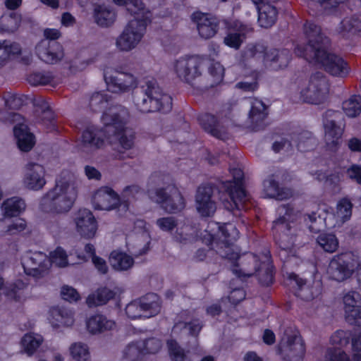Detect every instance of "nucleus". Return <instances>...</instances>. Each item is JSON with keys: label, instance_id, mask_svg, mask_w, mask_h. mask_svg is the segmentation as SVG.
Wrapping results in <instances>:
<instances>
[{"label": "nucleus", "instance_id": "1", "mask_svg": "<svg viewBox=\"0 0 361 361\" xmlns=\"http://www.w3.org/2000/svg\"><path fill=\"white\" fill-rule=\"evenodd\" d=\"M227 224L211 221L208 224L202 241L209 246V249L216 250L223 258L232 263L233 273L241 280L256 276L262 286H271L274 281L275 267L269 250L259 255L247 252L240 256L231 247L234 238L231 236Z\"/></svg>", "mask_w": 361, "mask_h": 361}, {"label": "nucleus", "instance_id": "2", "mask_svg": "<svg viewBox=\"0 0 361 361\" xmlns=\"http://www.w3.org/2000/svg\"><path fill=\"white\" fill-rule=\"evenodd\" d=\"M76 197V192L70 190L68 182L56 180L55 186L41 198L39 208L48 214L66 213L72 208Z\"/></svg>", "mask_w": 361, "mask_h": 361}, {"label": "nucleus", "instance_id": "3", "mask_svg": "<svg viewBox=\"0 0 361 361\" xmlns=\"http://www.w3.org/2000/svg\"><path fill=\"white\" fill-rule=\"evenodd\" d=\"M279 217L273 221L272 233L275 243L281 251L289 255L293 252L295 243V235L291 233L290 223L295 220L296 215L293 207L289 204H283L278 207Z\"/></svg>", "mask_w": 361, "mask_h": 361}, {"label": "nucleus", "instance_id": "4", "mask_svg": "<svg viewBox=\"0 0 361 361\" xmlns=\"http://www.w3.org/2000/svg\"><path fill=\"white\" fill-rule=\"evenodd\" d=\"M143 94L141 99L135 102L137 109L142 113L160 112L167 114L173 107V99L153 80H148L142 87Z\"/></svg>", "mask_w": 361, "mask_h": 361}, {"label": "nucleus", "instance_id": "5", "mask_svg": "<svg viewBox=\"0 0 361 361\" xmlns=\"http://www.w3.org/2000/svg\"><path fill=\"white\" fill-rule=\"evenodd\" d=\"M111 114L104 111L102 118L105 122V129L109 133V139L115 137L118 140L122 148L130 149L134 145L135 135L126 134V126L129 118L128 110L121 106L115 108Z\"/></svg>", "mask_w": 361, "mask_h": 361}, {"label": "nucleus", "instance_id": "6", "mask_svg": "<svg viewBox=\"0 0 361 361\" xmlns=\"http://www.w3.org/2000/svg\"><path fill=\"white\" fill-rule=\"evenodd\" d=\"M121 35L116 39L117 47L122 51H130L135 48L142 38L147 26L152 23V13L144 11L140 15H133Z\"/></svg>", "mask_w": 361, "mask_h": 361}, {"label": "nucleus", "instance_id": "7", "mask_svg": "<svg viewBox=\"0 0 361 361\" xmlns=\"http://www.w3.org/2000/svg\"><path fill=\"white\" fill-rule=\"evenodd\" d=\"M303 32L307 43L295 47L294 51L298 56L309 61L317 49L329 47L330 39L322 32L321 27L314 21L307 20L303 25Z\"/></svg>", "mask_w": 361, "mask_h": 361}, {"label": "nucleus", "instance_id": "8", "mask_svg": "<svg viewBox=\"0 0 361 361\" xmlns=\"http://www.w3.org/2000/svg\"><path fill=\"white\" fill-rule=\"evenodd\" d=\"M252 57H262L266 66L270 70L278 71L286 68L290 61L291 56L288 51L272 48L268 49L262 43H255L248 48Z\"/></svg>", "mask_w": 361, "mask_h": 361}, {"label": "nucleus", "instance_id": "9", "mask_svg": "<svg viewBox=\"0 0 361 361\" xmlns=\"http://www.w3.org/2000/svg\"><path fill=\"white\" fill-rule=\"evenodd\" d=\"M328 48L317 49L312 54L315 63L320 65L323 69L333 76L345 78L350 71L348 63L341 56L330 53Z\"/></svg>", "mask_w": 361, "mask_h": 361}, {"label": "nucleus", "instance_id": "10", "mask_svg": "<svg viewBox=\"0 0 361 361\" xmlns=\"http://www.w3.org/2000/svg\"><path fill=\"white\" fill-rule=\"evenodd\" d=\"M151 198L169 213L180 212L185 207V199L173 181L164 187L157 188L154 197Z\"/></svg>", "mask_w": 361, "mask_h": 361}, {"label": "nucleus", "instance_id": "11", "mask_svg": "<svg viewBox=\"0 0 361 361\" xmlns=\"http://www.w3.org/2000/svg\"><path fill=\"white\" fill-rule=\"evenodd\" d=\"M357 264L352 252H341L334 255L329 262L327 274L331 279L342 282L352 276Z\"/></svg>", "mask_w": 361, "mask_h": 361}, {"label": "nucleus", "instance_id": "12", "mask_svg": "<svg viewBox=\"0 0 361 361\" xmlns=\"http://www.w3.org/2000/svg\"><path fill=\"white\" fill-rule=\"evenodd\" d=\"M202 63L199 56L188 55L176 60L174 71L180 80L193 86L196 79L202 75Z\"/></svg>", "mask_w": 361, "mask_h": 361}, {"label": "nucleus", "instance_id": "13", "mask_svg": "<svg viewBox=\"0 0 361 361\" xmlns=\"http://www.w3.org/2000/svg\"><path fill=\"white\" fill-rule=\"evenodd\" d=\"M329 92L328 82L322 73L316 72L311 75L308 86L300 92V97L305 103L322 104Z\"/></svg>", "mask_w": 361, "mask_h": 361}, {"label": "nucleus", "instance_id": "14", "mask_svg": "<svg viewBox=\"0 0 361 361\" xmlns=\"http://www.w3.org/2000/svg\"><path fill=\"white\" fill-rule=\"evenodd\" d=\"M230 173L233 177L232 179L222 181L220 189L229 196L235 207L238 208V203H243L247 196L244 172L240 168H231Z\"/></svg>", "mask_w": 361, "mask_h": 361}, {"label": "nucleus", "instance_id": "15", "mask_svg": "<svg viewBox=\"0 0 361 361\" xmlns=\"http://www.w3.org/2000/svg\"><path fill=\"white\" fill-rule=\"evenodd\" d=\"M287 285L294 290V295L305 301H311L322 294V283L314 282L312 286L307 284V280L300 278L294 272L287 273L286 279Z\"/></svg>", "mask_w": 361, "mask_h": 361}, {"label": "nucleus", "instance_id": "16", "mask_svg": "<svg viewBox=\"0 0 361 361\" xmlns=\"http://www.w3.org/2000/svg\"><path fill=\"white\" fill-rule=\"evenodd\" d=\"M104 79L108 90L114 93L126 92L137 86L136 79L132 73L117 69L111 71V73L107 69L104 70Z\"/></svg>", "mask_w": 361, "mask_h": 361}, {"label": "nucleus", "instance_id": "17", "mask_svg": "<svg viewBox=\"0 0 361 361\" xmlns=\"http://www.w3.org/2000/svg\"><path fill=\"white\" fill-rule=\"evenodd\" d=\"M21 264L26 275L39 278L48 269L49 260L42 252L28 251L23 256Z\"/></svg>", "mask_w": 361, "mask_h": 361}, {"label": "nucleus", "instance_id": "18", "mask_svg": "<svg viewBox=\"0 0 361 361\" xmlns=\"http://www.w3.org/2000/svg\"><path fill=\"white\" fill-rule=\"evenodd\" d=\"M305 352V341L296 334L288 335L285 344L278 348V353L284 361H302Z\"/></svg>", "mask_w": 361, "mask_h": 361}, {"label": "nucleus", "instance_id": "19", "mask_svg": "<svg viewBox=\"0 0 361 361\" xmlns=\"http://www.w3.org/2000/svg\"><path fill=\"white\" fill-rule=\"evenodd\" d=\"M214 188L210 184H202L197 189L195 207L202 217H211L216 210V202L212 199Z\"/></svg>", "mask_w": 361, "mask_h": 361}, {"label": "nucleus", "instance_id": "20", "mask_svg": "<svg viewBox=\"0 0 361 361\" xmlns=\"http://www.w3.org/2000/svg\"><path fill=\"white\" fill-rule=\"evenodd\" d=\"M37 57L47 64H56L64 56L63 46L57 41L41 40L35 47Z\"/></svg>", "mask_w": 361, "mask_h": 361}, {"label": "nucleus", "instance_id": "21", "mask_svg": "<svg viewBox=\"0 0 361 361\" xmlns=\"http://www.w3.org/2000/svg\"><path fill=\"white\" fill-rule=\"evenodd\" d=\"M190 18L196 25L200 36L203 39L213 37L219 30V21L210 13L195 11Z\"/></svg>", "mask_w": 361, "mask_h": 361}, {"label": "nucleus", "instance_id": "22", "mask_svg": "<svg viewBox=\"0 0 361 361\" xmlns=\"http://www.w3.org/2000/svg\"><path fill=\"white\" fill-rule=\"evenodd\" d=\"M103 128H99L92 125L85 128L81 135V144L82 147L91 149H98L102 148L106 140L109 139V133L105 129V122Z\"/></svg>", "mask_w": 361, "mask_h": 361}, {"label": "nucleus", "instance_id": "23", "mask_svg": "<svg viewBox=\"0 0 361 361\" xmlns=\"http://www.w3.org/2000/svg\"><path fill=\"white\" fill-rule=\"evenodd\" d=\"M92 202L94 208L97 210L110 211L120 206L121 199L111 188L103 186L94 192Z\"/></svg>", "mask_w": 361, "mask_h": 361}, {"label": "nucleus", "instance_id": "24", "mask_svg": "<svg viewBox=\"0 0 361 361\" xmlns=\"http://www.w3.org/2000/svg\"><path fill=\"white\" fill-rule=\"evenodd\" d=\"M346 322L357 326H361V295L355 290L348 292L343 297Z\"/></svg>", "mask_w": 361, "mask_h": 361}, {"label": "nucleus", "instance_id": "25", "mask_svg": "<svg viewBox=\"0 0 361 361\" xmlns=\"http://www.w3.org/2000/svg\"><path fill=\"white\" fill-rule=\"evenodd\" d=\"M77 231L86 239L94 237L97 231V222L92 212L87 209L78 210L75 218Z\"/></svg>", "mask_w": 361, "mask_h": 361}, {"label": "nucleus", "instance_id": "26", "mask_svg": "<svg viewBox=\"0 0 361 361\" xmlns=\"http://www.w3.org/2000/svg\"><path fill=\"white\" fill-rule=\"evenodd\" d=\"M336 114L337 111L329 109L325 112L323 118L326 144L328 148L332 151L338 149L343 135V130L336 124V121L327 118Z\"/></svg>", "mask_w": 361, "mask_h": 361}, {"label": "nucleus", "instance_id": "27", "mask_svg": "<svg viewBox=\"0 0 361 361\" xmlns=\"http://www.w3.org/2000/svg\"><path fill=\"white\" fill-rule=\"evenodd\" d=\"M25 182L30 189L38 190L46 184L45 169L41 164L30 162L26 165Z\"/></svg>", "mask_w": 361, "mask_h": 361}, {"label": "nucleus", "instance_id": "28", "mask_svg": "<svg viewBox=\"0 0 361 361\" xmlns=\"http://www.w3.org/2000/svg\"><path fill=\"white\" fill-rule=\"evenodd\" d=\"M268 116L267 106L259 99L254 98L251 101V108L249 111V119L252 128L255 131H258L264 128V120Z\"/></svg>", "mask_w": 361, "mask_h": 361}, {"label": "nucleus", "instance_id": "29", "mask_svg": "<svg viewBox=\"0 0 361 361\" xmlns=\"http://www.w3.org/2000/svg\"><path fill=\"white\" fill-rule=\"evenodd\" d=\"M13 134L17 141V145L22 152H27L35 144V135L30 132L28 126L18 123L13 127Z\"/></svg>", "mask_w": 361, "mask_h": 361}, {"label": "nucleus", "instance_id": "30", "mask_svg": "<svg viewBox=\"0 0 361 361\" xmlns=\"http://www.w3.org/2000/svg\"><path fill=\"white\" fill-rule=\"evenodd\" d=\"M49 320L54 328L71 326L74 323V314L72 310L64 307H52L49 309Z\"/></svg>", "mask_w": 361, "mask_h": 361}, {"label": "nucleus", "instance_id": "31", "mask_svg": "<svg viewBox=\"0 0 361 361\" xmlns=\"http://www.w3.org/2000/svg\"><path fill=\"white\" fill-rule=\"evenodd\" d=\"M263 185L266 195L270 198L283 200L290 198L293 195L291 189L280 186L274 174L264 180Z\"/></svg>", "mask_w": 361, "mask_h": 361}, {"label": "nucleus", "instance_id": "32", "mask_svg": "<svg viewBox=\"0 0 361 361\" xmlns=\"http://www.w3.org/2000/svg\"><path fill=\"white\" fill-rule=\"evenodd\" d=\"M145 317H152L157 315L161 307V302L156 293H149L138 298Z\"/></svg>", "mask_w": 361, "mask_h": 361}, {"label": "nucleus", "instance_id": "33", "mask_svg": "<svg viewBox=\"0 0 361 361\" xmlns=\"http://www.w3.org/2000/svg\"><path fill=\"white\" fill-rule=\"evenodd\" d=\"M116 326L113 320L107 318L101 314H96L91 316L87 321V329L92 334H97L111 330Z\"/></svg>", "mask_w": 361, "mask_h": 361}, {"label": "nucleus", "instance_id": "34", "mask_svg": "<svg viewBox=\"0 0 361 361\" xmlns=\"http://www.w3.org/2000/svg\"><path fill=\"white\" fill-rule=\"evenodd\" d=\"M197 121L202 128L210 135L221 139L222 133L218 118L209 113L200 114L197 116Z\"/></svg>", "mask_w": 361, "mask_h": 361}, {"label": "nucleus", "instance_id": "35", "mask_svg": "<svg viewBox=\"0 0 361 361\" xmlns=\"http://www.w3.org/2000/svg\"><path fill=\"white\" fill-rule=\"evenodd\" d=\"M257 22L260 27L269 28L272 27L277 20V8L271 4H262L258 7Z\"/></svg>", "mask_w": 361, "mask_h": 361}, {"label": "nucleus", "instance_id": "36", "mask_svg": "<svg viewBox=\"0 0 361 361\" xmlns=\"http://www.w3.org/2000/svg\"><path fill=\"white\" fill-rule=\"evenodd\" d=\"M109 263L116 271H127L134 264V259L127 253L114 250L111 252L109 257Z\"/></svg>", "mask_w": 361, "mask_h": 361}, {"label": "nucleus", "instance_id": "37", "mask_svg": "<svg viewBox=\"0 0 361 361\" xmlns=\"http://www.w3.org/2000/svg\"><path fill=\"white\" fill-rule=\"evenodd\" d=\"M93 16L95 23L103 27L113 25L116 18V13L113 8L101 4L94 7Z\"/></svg>", "mask_w": 361, "mask_h": 361}, {"label": "nucleus", "instance_id": "38", "mask_svg": "<svg viewBox=\"0 0 361 361\" xmlns=\"http://www.w3.org/2000/svg\"><path fill=\"white\" fill-rule=\"evenodd\" d=\"M116 292L109 288L100 287L94 293L89 295L86 299V303L90 307L106 305L109 300L114 299Z\"/></svg>", "mask_w": 361, "mask_h": 361}, {"label": "nucleus", "instance_id": "39", "mask_svg": "<svg viewBox=\"0 0 361 361\" xmlns=\"http://www.w3.org/2000/svg\"><path fill=\"white\" fill-rule=\"evenodd\" d=\"M1 208L6 218L16 217L25 210V203L21 198L13 197L4 200Z\"/></svg>", "mask_w": 361, "mask_h": 361}, {"label": "nucleus", "instance_id": "40", "mask_svg": "<svg viewBox=\"0 0 361 361\" xmlns=\"http://www.w3.org/2000/svg\"><path fill=\"white\" fill-rule=\"evenodd\" d=\"M238 32H229L224 39V44L230 48L238 49L243 44L245 37L244 32L246 30V25L243 23H234L231 27Z\"/></svg>", "mask_w": 361, "mask_h": 361}, {"label": "nucleus", "instance_id": "41", "mask_svg": "<svg viewBox=\"0 0 361 361\" xmlns=\"http://www.w3.org/2000/svg\"><path fill=\"white\" fill-rule=\"evenodd\" d=\"M292 140L296 142L298 150L302 152L311 151L316 145L313 133L308 130H301L296 135L295 138L292 137Z\"/></svg>", "mask_w": 361, "mask_h": 361}, {"label": "nucleus", "instance_id": "42", "mask_svg": "<svg viewBox=\"0 0 361 361\" xmlns=\"http://www.w3.org/2000/svg\"><path fill=\"white\" fill-rule=\"evenodd\" d=\"M342 109L349 118H355L361 114V95L353 94L343 101Z\"/></svg>", "mask_w": 361, "mask_h": 361}, {"label": "nucleus", "instance_id": "43", "mask_svg": "<svg viewBox=\"0 0 361 361\" xmlns=\"http://www.w3.org/2000/svg\"><path fill=\"white\" fill-rule=\"evenodd\" d=\"M168 353L171 361H191L188 350H185L175 339L166 341Z\"/></svg>", "mask_w": 361, "mask_h": 361}, {"label": "nucleus", "instance_id": "44", "mask_svg": "<svg viewBox=\"0 0 361 361\" xmlns=\"http://www.w3.org/2000/svg\"><path fill=\"white\" fill-rule=\"evenodd\" d=\"M318 245L326 252L333 253L338 247V240L335 234L321 233L317 238Z\"/></svg>", "mask_w": 361, "mask_h": 361}, {"label": "nucleus", "instance_id": "45", "mask_svg": "<svg viewBox=\"0 0 361 361\" xmlns=\"http://www.w3.org/2000/svg\"><path fill=\"white\" fill-rule=\"evenodd\" d=\"M142 340L135 341L129 343L124 350V357L130 361H138L144 356L143 347L140 345Z\"/></svg>", "mask_w": 361, "mask_h": 361}, {"label": "nucleus", "instance_id": "46", "mask_svg": "<svg viewBox=\"0 0 361 361\" xmlns=\"http://www.w3.org/2000/svg\"><path fill=\"white\" fill-rule=\"evenodd\" d=\"M28 96L16 93H8L5 97V105L9 109L18 110L27 104Z\"/></svg>", "mask_w": 361, "mask_h": 361}, {"label": "nucleus", "instance_id": "47", "mask_svg": "<svg viewBox=\"0 0 361 361\" xmlns=\"http://www.w3.org/2000/svg\"><path fill=\"white\" fill-rule=\"evenodd\" d=\"M111 97L106 93L94 92L90 99V106L94 111H100L106 108Z\"/></svg>", "mask_w": 361, "mask_h": 361}, {"label": "nucleus", "instance_id": "48", "mask_svg": "<svg viewBox=\"0 0 361 361\" xmlns=\"http://www.w3.org/2000/svg\"><path fill=\"white\" fill-rule=\"evenodd\" d=\"M118 6H127V11L131 15H140V12L148 11L141 0H112Z\"/></svg>", "mask_w": 361, "mask_h": 361}, {"label": "nucleus", "instance_id": "49", "mask_svg": "<svg viewBox=\"0 0 361 361\" xmlns=\"http://www.w3.org/2000/svg\"><path fill=\"white\" fill-rule=\"evenodd\" d=\"M42 340L37 338L32 334H26L21 339V345L25 353L32 355L42 344Z\"/></svg>", "mask_w": 361, "mask_h": 361}, {"label": "nucleus", "instance_id": "50", "mask_svg": "<svg viewBox=\"0 0 361 361\" xmlns=\"http://www.w3.org/2000/svg\"><path fill=\"white\" fill-rule=\"evenodd\" d=\"M208 71L213 79L212 87L216 86L223 81L225 69L219 62L212 61L208 67Z\"/></svg>", "mask_w": 361, "mask_h": 361}, {"label": "nucleus", "instance_id": "51", "mask_svg": "<svg viewBox=\"0 0 361 361\" xmlns=\"http://www.w3.org/2000/svg\"><path fill=\"white\" fill-rule=\"evenodd\" d=\"M324 361H352L350 356L342 348H329L324 355Z\"/></svg>", "mask_w": 361, "mask_h": 361}, {"label": "nucleus", "instance_id": "52", "mask_svg": "<svg viewBox=\"0 0 361 361\" xmlns=\"http://www.w3.org/2000/svg\"><path fill=\"white\" fill-rule=\"evenodd\" d=\"M350 338H352L351 331L340 329L337 330L331 335L330 337V343L332 345H339L341 348L342 347L347 346L350 343Z\"/></svg>", "mask_w": 361, "mask_h": 361}, {"label": "nucleus", "instance_id": "53", "mask_svg": "<svg viewBox=\"0 0 361 361\" xmlns=\"http://www.w3.org/2000/svg\"><path fill=\"white\" fill-rule=\"evenodd\" d=\"M70 353L76 361H86L89 358L87 345L81 343H75L70 347Z\"/></svg>", "mask_w": 361, "mask_h": 361}, {"label": "nucleus", "instance_id": "54", "mask_svg": "<svg viewBox=\"0 0 361 361\" xmlns=\"http://www.w3.org/2000/svg\"><path fill=\"white\" fill-rule=\"evenodd\" d=\"M27 80L32 86L47 85L52 81L53 77L49 73L35 72L30 74Z\"/></svg>", "mask_w": 361, "mask_h": 361}, {"label": "nucleus", "instance_id": "55", "mask_svg": "<svg viewBox=\"0 0 361 361\" xmlns=\"http://www.w3.org/2000/svg\"><path fill=\"white\" fill-rule=\"evenodd\" d=\"M353 203L348 197L341 198L337 204L338 215L343 221H348L352 216Z\"/></svg>", "mask_w": 361, "mask_h": 361}, {"label": "nucleus", "instance_id": "56", "mask_svg": "<svg viewBox=\"0 0 361 361\" xmlns=\"http://www.w3.org/2000/svg\"><path fill=\"white\" fill-rule=\"evenodd\" d=\"M25 286L26 284L22 280H17L6 288L4 294L8 298L18 302L20 300V291Z\"/></svg>", "mask_w": 361, "mask_h": 361}, {"label": "nucleus", "instance_id": "57", "mask_svg": "<svg viewBox=\"0 0 361 361\" xmlns=\"http://www.w3.org/2000/svg\"><path fill=\"white\" fill-rule=\"evenodd\" d=\"M51 261L60 267H66L68 264V255L66 250L61 246L50 252Z\"/></svg>", "mask_w": 361, "mask_h": 361}, {"label": "nucleus", "instance_id": "58", "mask_svg": "<svg viewBox=\"0 0 361 361\" xmlns=\"http://www.w3.org/2000/svg\"><path fill=\"white\" fill-rule=\"evenodd\" d=\"M140 345L143 347L144 355L147 354H156L161 348L159 340L155 338H149L145 340H142V343H140Z\"/></svg>", "mask_w": 361, "mask_h": 361}, {"label": "nucleus", "instance_id": "59", "mask_svg": "<svg viewBox=\"0 0 361 361\" xmlns=\"http://www.w3.org/2000/svg\"><path fill=\"white\" fill-rule=\"evenodd\" d=\"M125 312L127 317L130 319H137L143 317L138 298L128 303L126 307Z\"/></svg>", "mask_w": 361, "mask_h": 361}, {"label": "nucleus", "instance_id": "60", "mask_svg": "<svg viewBox=\"0 0 361 361\" xmlns=\"http://www.w3.org/2000/svg\"><path fill=\"white\" fill-rule=\"evenodd\" d=\"M61 295L62 299L68 302H77L80 299V295L74 288L69 286H63L61 288Z\"/></svg>", "mask_w": 361, "mask_h": 361}, {"label": "nucleus", "instance_id": "61", "mask_svg": "<svg viewBox=\"0 0 361 361\" xmlns=\"http://www.w3.org/2000/svg\"><path fill=\"white\" fill-rule=\"evenodd\" d=\"M157 225L163 231H172L177 226V221L173 216L161 217L157 220Z\"/></svg>", "mask_w": 361, "mask_h": 361}, {"label": "nucleus", "instance_id": "62", "mask_svg": "<svg viewBox=\"0 0 361 361\" xmlns=\"http://www.w3.org/2000/svg\"><path fill=\"white\" fill-rule=\"evenodd\" d=\"M27 227L25 219L19 218L13 221L12 224L7 226L6 232L8 235H17L24 231Z\"/></svg>", "mask_w": 361, "mask_h": 361}, {"label": "nucleus", "instance_id": "63", "mask_svg": "<svg viewBox=\"0 0 361 361\" xmlns=\"http://www.w3.org/2000/svg\"><path fill=\"white\" fill-rule=\"evenodd\" d=\"M342 28L351 33H356L361 30V21L356 18H351L349 20H343L341 22Z\"/></svg>", "mask_w": 361, "mask_h": 361}, {"label": "nucleus", "instance_id": "64", "mask_svg": "<svg viewBox=\"0 0 361 361\" xmlns=\"http://www.w3.org/2000/svg\"><path fill=\"white\" fill-rule=\"evenodd\" d=\"M348 177L361 185V165L353 164L346 170Z\"/></svg>", "mask_w": 361, "mask_h": 361}]
</instances>
